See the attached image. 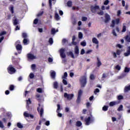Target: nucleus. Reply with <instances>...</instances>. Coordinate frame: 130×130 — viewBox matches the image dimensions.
Here are the masks:
<instances>
[{"instance_id": "nucleus-45", "label": "nucleus", "mask_w": 130, "mask_h": 130, "mask_svg": "<svg viewBox=\"0 0 130 130\" xmlns=\"http://www.w3.org/2000/svg\"><path fill=\"white\" fill-rule=\"evenodd\" d=\"M90 80H95V76L93 74H91L90 76Z\"/></svg>"}, {"instance_id": "nucleus-5", "label": "nucleus", "mask_w": 130, "mask_h": 130, "mask_svg": "<svg viewBox=\"0 0 130 130\" xmlns=\"http://www.w3.org/2000/svg\"><path fill=\"white\" fill-rule=\"evenodd\" d=\"M64 98H67L68 100H72L74 98V94H69L67 92L64 93Z\"/></svg>"}, {"instance_id": "nucleus-49", "label": "nucleus", "mask_w": 130, "mask_h": 130, "mask_svg": "<svg viewBox=\"0 0 130 130\" xmlns=\"http://www.w3.org/2000/svg\"><path fill=\"white\" fill-rule=\"evenodd\" d=\"M80 44H81V45H82V46H86V42H85V41L81 42Z\"/></svg>"}, {"instance_id": "nucleus-8", "label": "nucleus", "mask_w": 130, "mask_h": 130, "mask_svg": "<svg viewBox=\"0 0 130 130\" xmlns=\"http://www.w3.org/2000/svg\"><path fill=\"white\" fill-rule=\"evenodd\" d=\"M27 58L31 60L36 59V56H34L33 54L28 53L27 54Z\"/></svg>"}, {"instance_id": "nucleus-11", "label": "nucleus", "mask_w": 130, "mask_h": 130, "mask_svg": "<svg viewBox=\"0 0 130 130\" xmlns=\"http://www.w3.org/2000/svg\"><path fill=\"white\" fill-rule=\"evenodd\" d=\"M16 48L17 51H20V52H18V53L19 54L21 53V51H22V45L18 44L16 45Z\"/></svg>"}, {"instance_id": "nucleus-64", "label": "nucleus", "mask_w": 130, "mask_h": 130, "mask_svg": "<svg viewBox=\"0 0 130 130\" xmlns=\"http://www.w3.org/2000/svg\"><path fill=\"white\" fill-rule=\"evenodd\" d=\"M117 115H118L117 118H118V120H119L120 119V118H121V115L120 114H118Z\"/></svg>"}, {"instance_id": "nucleus-23", "label": "nucleus", "mask_w": 130, "mask_h": 130, "mask_svg": "<svg viewBox=\"0 0 130 130\" xmlns=\"http://www.w3.org/2000/svg\"><path fill=\"white\" fill-rule=\"evenodd\" d=\"M9 89L10 91H14V90H15V86L13 84H11L9 86Z\"/></svg>"}, {"instance_id": "nucleus-42", "label": "nucleus", "mask_w": 130, "mask_h": 130, "mask_svg": "<svg viewBox=\"0 0 130 130\" xmlns=\"http://www.w3.org/2000/svg\"><path fill=\"white\" fill-rule=\"evenodd\" d=\"M24 44L26 45V44H28V39H24L23 41Z\"/></svg>"}, {"instance_id": "nucleus-29", "label": "nucleus", "mask_w": 130, "mask_h": 130, "mask_svg": "<svg viewBox=\"0 0 130 130\" xmlns=\"http://www.w3.org/2000/svg\"><path fill=\"white\" fill-rule=\"evenodd\" d=\"M36 97L38 101H41V98H40V94H36Z\"/></svg>"}, {"instance_id": "nucleus-6", "label": "nucleus", "mask_w": 130, "mask_h": 130, "mask_svg": "<svg viewBox=\"0 0 130 130\" xmlns=\"http://www.w3.org/2000/svg\"><path fill=\"white\" fill-rule=\"evenodd\" d=\"M39 107L37 108V111H38L39 113H40V115L41 117H42V115H43V113L44 112V110L43 109V108H41L40 109V106L41 105L40 104H38Z\"/></svg>"}, {"instance_id": "nucleus-43", "label": "nucleus", "mask_w": 130, "mask_h": 130, "mask_svg": "<svg viewBox=\"0 0 130 130\" xmlns=\"http://www.w3.org/2000/svg\"><path fill=\"white\" fill-rule=\"evenodd\" d=\"M49 43H50V44H53V39H52V38H50L49 39Z\"/></svg>"}, {"instance_id": "nucleus-59", "label": "nucleus", "mask_w": 130, "mask_h": 130, "mask_svg": "<svg viewBox=\"0 0 130 130\" xmlns=\"http://www.w3.org/2000/svg\"><path fill=\"white\" fill-rule=\"evenodd\" d=\"M32 70H35L36 69V65L35 64H32L31 65Z\"/></svg>"}, {"instance_id": "nucleus-56", "label": "nucleus", "mask_w": 130, "mask_h": 130, "mask_svg": "<svg viewBox=\"0 0 130 130\" xmlns=\"http://www.w3.org/2000/svg\"><path fill=\"white\" fill-rule=\"evenodd\" d=\"M112 33L114 35V36H117V35L116 34V32H115V29H113Z\"/></svg>"}, {"instance_id": "nucleus-40", "label": "nucleus", "mask_w": 130, "mask_h": 130, "mask_svg": "<svg viewBox=\"0 0 130 130\" xmlns=\"http://www.w3.org/2000/svg\"><path fill=\"white\" fill-rule=\"evenodd\" d=\"M130 71V69L127 68V67H125L124 69V73H129Z\"/></svg>"}, {"instance_id": "nucleus-3", "label": "nucleus", "mask_w": 130, "mask_h": 130, "mask_svg": "<svg viewBox=\"0 0 130 130\" xmlns=\"http://www.w3.org/2000/svg\"><path fill=\"white\" fill-rule=\"evenodd\" d=\"M120 23V19L119 18H116L115 20H112V23L110 25V27H114L115 26V24L118 25Z\"/></svg>"}, {"instance_id": "nucleus-55", "label": "nucleus", "mask_w": 130, "mask_h": 130, "mask_svg": "<svg viewBox=\"0 0 130 130\" xmlns=\"http://www.w3.org/2000/svg\"><path fill=\"white\" fill-rule=\"evenodd\" d=\"M100 92V90L98 88H96L95 90L94 91V93L96 94V93H99Z\"/></svg>"}, {"instance_id": "nucleus-47", "label": "nucleus", "mask_w": 130, "mask_h": 130, "mask_svg": "<svg viewBox=\"0 0 130 130\" xmlns=\"http://www.w3.org/2000/svg\"><path fill=\"white\" fill-rule=\"evenodd\" d=\"M6 34H7V31H2L0 33V36H3V35H6Z\"/></svg>"}, {"instance_id": "nucleus-21", "label": "nucleus", "mask_w": 130, "mask_h": 130, "mask_svg": "<svg viewBox=\"0 0 130 130\" xmlns=\"http://www.w3.org/2000/svg\"><path fill=\"white\" fill-rule=\"evenodd\" d=\"M92 43H94L95 44H99V42L98 41V40H97V39H96V38H93L92 39Z\"/></svg>"}, {"instance_id": "nucleus-48", "label": "nucleus", "mask_w": 130, "mask_h": 130, "mask_svg": "<svg viewBox=\"0 0 130 130\" xmlns=\"http://www.w3.org/2000/svg\"><path fill=\"white\" fill-rule=\"evenodd\" d=\"M0 127L1 128H4V127H5L4 123H3V122L2 121H0Z\"/></svg>"}, {"instance_id": "nucleus-32", "label": "nucleus", "mask_w": 130, "mask_h": 130, "mask_svg": "<svg viewBox=\"0 0 130 130\" xmlns=\"http://www.w3.org/2000/svg\"><path fill=\"white\" fill-rule=\"evenodd\" d=\"M81 96H77V99L76 100V103H77V104H80V103L81 102Z\"/></svg>"}, {"instance_id": "nucleus-26", "label": "nucleus", "mask_w": 130, "mask_h": 130, "mask_svg": "<svg viewBox=\"0 0 130 130\" xmlns=\"http://www.w3.org/2000/svg\"><path fill=\"white\" fill-rule=\"evenodd\" d=\"M54 89H57V87H58V83L57 82H54L53 83Z\"/></svg>"}, {"instance_id": "nucleus-4", "label": "nucleus", "mask_w": 130, "mask_h": 130, "mask_svg": "<svg viewBox=\"0 0 130 130\" xmlns=\"http://www.w3.org/2000/svg\"><path fill=\"white\" fill-rule=\"evenodd\" d=\"M84 121L85 122L86 125H89L91 122H93V121H94V120H93V119H91V117H88L87 118H85Z\"/></svg>"}, {"instance_id": "nucleus-2", "label": "nucleus", "mask_w": 130, "mask_h": 130, "mask_svg": "<svg viewBox=\"0 0 130 130\" xmlns=\"http://www.w3.org/2000/svg\"><path fill=\"white\" fill-rule=\"evenodd\" d=\"M7 71L9 73V74H10V75H12L13 74H15L16 73V70L14 67H13L12 65H10L8 68H7Z\"/></svg>"}, {"instance_id": "nucleus-31", "label": "nucleus", "mask_w": 130, "mask_h": 130, "mask_svg": "<svg viewBox=\"0 0 130 130\" xmlns=\"http://www.w3.org/2000/svg\"><path fill=\"white\" fill-rule=\"evenodd\" d=\"M123 109V106L122 105H121L119 106V107L117 109L118 111H122V109Z\"/></svg>"}, {"instance_id": "nucleus-46", "label": "nucleus", "mask_w": 130, "mask_h": 130, "mask_svg": "<svg viewBox=\"0 0 130 130\" xmlns=\"http://www.w3.org/2000/svg\"><path fill=\"white\" fill-rule=\"evenodd\" d=\"M37 91L38 93H42V89L41 88H38L37 89Z\"/></svg>"}, {"instance_id": "nucleus-44", "label": "nucleus", "mask_w": 130, "mask_h": 130, "mask_svg": "<svg viewBox=\"0 0 130 130\" xmlns=\"http://www.w3.org/2000/svg\"><path fill=\"white\" fill-rule=\"evenodd\" d=\"M51 32V34H55V33H56L55 28H52Z\"/></svg>"}, {"instance_id": "nucleus-28", "label": "nucleus", "mask_w": 130, "mask_h": 130, "mask_svg": "<svg viewBox=\"0 0 130 130\" xmlns=\"http://www.w3.org/2000/svg\"><path fill=\"white\" fill-rule=\"evenodd\" d=\"M44 14V11H41L39 12V13L37 14V17H41V16H42Z\"/></svg>"}, {"instance_id": "nucleus-18", "label": "nucleus", "mask_w": 130, "mask_h": 130, "mask_svg": "<svg viewBox=\"0 0 130 130\" xmlns=\"http://www.w3.org/2000/svg\"><path fill=\"white\" fill-rule=\"evenodd\" d=\"M68 55L69 56H71L72 58H75V55H74V53L72 51H70L67 53Z\"/></svg>"}, {"instance_id": "nucleus-54", "label": "nucleus", "mask_w": 130, "mask_h": 130, "mask_svg": "<svg viewBox=\"0 0 130 130\" xmlns=\"http://www.w3.org/2000/svg\"><path fill=\"white\" fill-rule=\"evenodd\" d=\"M12 17V15L11 14H8L7 15V18L6 19V20H11V18Z\"/></svg>"}, {"instance_id": "nucleus-60", "label": "nucleus", "mask_w": 130, "mask_h": 130, "mask_svg": "<svg viewBox=\"0 0 130 130\" xmlns=\"http://www.w3.org/2000/svg\"><path fill=\"white\" fill-rule=\"evenodd\" d=\"M48 60L49 62H52V61H53V59L51 57H49Z\"/></svg>"}, {"instance_id": "nucleus-14", "label": "nucleus", "mask_w": 130, "mask_h": 130, "mask_svg": "<svg viewBox=\"0 0 130 130\" xmlns=\"http://www.w3.org/2000/svg\"><path fill=\"white\" fill-rule=\"evenodd\" d=\"M124 56H128L130 55V46L127 48V52L124 53Z\"/></svg>"}, {"instance_id": "nucleus-63", "label": "nucleus", "mask_w": 130, "mask_h": 130, "mask_svg": "<svg viewBox=\"0 0 130 130\" xmlns=\"http://www.w3.org/2000/svg\"><path fill=\"white\" fill-rule=\"evenodd\" d=\"M85 53V50L84 49H82L81 51L80 54L83 55Z\"/></svg>"}, {"instance_id": "nucleus-22", "label": "nucleus", "mask_w": 130, "mask_h": 130, "mask_svg": "<svg viewBox=\"0 0 130 130\" xmlns=\"http://www.w3.org/2000/svg\"><path fill=\"white\" fill-rule=\"evenodd\" d=\"M124 92H128V91H130V85L127 86H125L124 87Z\"/></svg>"}, {"instance_id": "nucleus-52", "label": "nucleus", "mask_w": 130, "mask_h": 130, "mask_svg": "<svg viewBox=\"0 0 130 130\" xmlns=\"http://www.w3.org/2000/svg\"><path fill=\"white\" fill-rule=\"evenodd\" d=\"M109 4V0H106L104 3V5H105V6H107V5H108Z\"/></svg>"}, {"instance_id": "nucleus-12", "label": "nucleus", "mask_w": 130, "mask_h": 130, "mask_svg": "<svg viewBox=\"0 0 130 130\" xmlns=\"http://www.w3.org/2000/svg\"><path fill=\"white\" fill-rule=\"evenodd\" d=\"M56 76V73L54 71H53L52 72L50 73V77L51 79L53 80H55V76Z\"/></svg>"}, {"instance_id": "nucleus-24", "label": "nucleus", "mask_w": 130, "mask_h": 130, "mask_svg": "<svg viewBox=\"0 0 130 130\" xmlns=\"http://www.w3.org/2000/svg\"><path fill=\"white\" fill-rule=\"evenodd\" d=\"M125 25H126V24L125 23L123 24L122 32H125V31H126V26H125Z\"/></svg>"}, {"instance_id": "nucleus-38", "label": "nucleus", "mask_w": 130, "mask_h": 130, "mask_svg": "<svg viewBox=\"0 0 130 130\" xmlns=\"http://www.w3.org/2000/svg\"><path fill=\"white\" fill-rule=\"evenodd\" d=\"M78 37L79 39H82V38H83V34L81 32H79Z\"/></svg>"}, {"instance_id": "nucleus-9", "label": "nucleus", "mask_w": 130, "mask_h": 130, "mask_svg": "<svg viewBox=\"0 0 130 130\" xmlns=\"http://www.w3.org/2000/svg\"><path fill=\"white\" fill-rule=\"evenodd\" d=\"M110 15L106 13L105 14V23H108L110 20Z\"/></svg>"}, {"instance_id": "nucleus-19", "label": "nucleus", "mask_w": 130, "mask_h": 130, "mask_svg": "<svg viewBox=\"0 0 130 130\" xmlns=\"http://www.w3.org/2000/svg\"><path fill=\"white\" fill-rule=\"evenodd\" d=\"M75 54H77V55H79V47L78 46H76L75 48Z\"/></svg>"}, {"instance_id": "nucleus-36", "label": "nucleus", "mask_w": 130, "mask_h": 130, "mask_svg": "<svg viewBox=\"0 0 130 130\" xmlns=\"http://www.w3.org/2000/svg\"><path fill=\"white\" fill-rule=\"evenodd\" d=\"M17 127H19V128H23V126L22 124H21V123L18 122L17 123Z\"/></svg>"}, {"instance_id": "nucleus-10", "label": "nucleus", "mask_w": 130, "mask_h": 130, "mask_svg": "<svg viewBox=\"0 0 130 130\" xmlns=\"http://www.w3.org/2000/svg\"><path fill=\"white\" fill-rule=\"evenodd\" d=\"M23 115L25 117H30L32 119L34 118V116L33 115L30 114L26 112L23 113Z\"/></svg>"}, {"instance_id": "nucleus-15", "label": "nucleus", "mask_w": 130, "mask_h": 130, "mask_svg": "<svg viewBox=\"0 0 130 130\" xmlns=\"http://www.w3.org/2000/svg\"><path fill=\"white\" fill-rule=\"evenodd\" d=\"M97 61L96 66L98 68H100V66H102V62H101V61H100L99 57H97Z\"/></svg>"}, {"instance_id": "nucleus-34", "label": "nucleus", "mask_w": 130, "mask_h": 130, "mask_svg": "<svg viewBox=\"0 0 130 130\" xmlns=\"http://www.w3.org/2000/svg\"><path fill=\"white\" fill-rule=\"evenodd\" d=\"M72 5H73V2H72V1H69L67 2L68 7H72Z\"/></svg>"}, {"instance_id": "nucleus-13", "label": "nucleus", "mask_w": 130, "mask_h": 130, "mask_svg": "<svg viewBox=\"0 0 130 130\" xmlns=\"http://www.w3.org/2000/svg\"><path fill=\"white\" fill-rule=\"evenodd\" d=\"M95 10H99V6H95L91 8V11L92 13H95Z\"/></svg>"}, {"instance_id": "nucleus-25", "label": "nucleus", "mask_w": 130, "mask_h": 130, "mask_svg": "<svg viewBox=\"0 0 130 130\" xmlns=\"http://www.w3.org/2000/svg\"><path fill=\"white\" fill-rule=\"evenodd\" d=\"M76 126L80 127V126H82V122H81L80 121H77L76 122Z\"/></svg>"}, {"instance_id": "nucleus-30", "label": "nucleus", "mask_w": 130, "mask_h": 130, "mask_svg": "<svg viewBox=\"0 0 130 130\" xmlns=\"http://www.w3.org/2000/svg\"><path fill=\"white\" fill-rule=\"evenodd\" d=\"M83 94V90L82 89H80L78 91V96L79 97H82V94Z\"/></svg>"}, {"instance_id": "nucleus-33", "label": "nucleus", "mask_w": 130, "mask_h": 130, "mask_svg": "<svg viewBox=\"0 0 130 130\" xmlns=\"http://www.w3.org/2000/svg\"><path fill=\"white\" fill-rule=\"evenodd\" d=\"M22 38L24 39H26L28 37L27 34L26 32H23L22 34Z\"/></svg>"}, {"instance_id": "nucleus-41", "label": "nucleus", "mask_w": 130, "mask_h": 130, "mask_svg": "<svg viewBox=\"0 0 130 130\" xmlns=\"http://www.w3.org/2000/svg\"><path fill=\"white\" fill-rule=\"evenodd\" d=\"M121 67L119 65H117L115 67V69L117 71H120Z\"/></svg>"}, {"instance_id": "nucleus-58", "label": "nucleus", "mask_w": 130, "mask_h": 130, "mask_svg": "<svg viewBox=\"0 0 130 130\" xmlns=\"http://www.w3.org/2000/svg\"><path fill=\"white\" fill-rule=\"evenodd\" d=\"M52 1L51 0H49V7L50 8H51V7H52Z\"/></svg>"}, {"instance_id": "nucleus-17", "label": "nucleus", "mask_w": 130, "mask_h": 130, "mask_svg": "<svg viewBox=\"0 0 130 130\" xmlns=\"http://www.w3.org/2000/svg\"><path fill=\"white\" fill-rule=\"evenodd\" d=\"M55 19L56 21H59V20H60V17H59L57 13H55Z\"/></svg>"}, {"instance_id": "nucleus-61", "label": "nucleus", "mask_w": 130, "mask_h": 130, "mask_svg": "<svg viewBox=\"0 0 130 130\" xmlns=\"http://www.w3.org/2000/svg\"><path fill=\"white\" fill-rule=\"evenodd\" d=\"M90 106H91V104H90V103H89V102L86 103L87 108H89V107H90Z\"/></svg>"}, {"instance_id": "nucleus-1", "label": "nucleus", "mask_w": 130, "mask_h": 130, "mask_svg": "<svg viewBox=\"0 0 130 130\" xmlns=\"http://www.w3.org/2000/svg\"><path fill=\"white\" fill-rule=\"evenodd\" d=\"M79 82L81 85V88H84L87 85V76H82L80 77L79 79Z\"/></svg>"}, {"instance_id": "nucleus-62", "label": "nucleus", "mask_w": 130, "mask_h": 130, "mask_svg": "<svg viewBox=\"0 0 130 130\" xmlns=\"http://www.w3.org/2000/svg\"><path fill=\"white\" fill-rule=\"evenodd\" d=\"M38 23V19H35L34 21V24H37Z\"/></svg>"}, {"instance_id": "nucleus-37", "label": "nucleus", "mask_w": 130, "mask_h": 130, "mask_svg": "<svg viewBox=\"0 0 130 130\" xmlns=\"http://www.w3.org/2000/svg\"><path fill=\"white\" fill-rule=\"evenodd\" d=\"M68 78V73H64L63 76L62 77V79H67Z\"/></svg>"}, {"instance_id": "nucleus-7", "label": "nucleus", "mask_w": 130, "mask_h": 130, "mask_svg": "<svg viewBox=\"0 0 130 130\" xmlns=\"http://www.w3.org/2000/svg\"><path fill=\"white\" fill-rule=\"evenodd\" d=\"M64 49H60L59 50L60 55L62 58H66V54L64 53Z\"/></svg>"}, {"instance_id": "nucleus-20", "label": "nucleus", "mask_w": 130, "mask_h": 130, "mask_svg": "<svg viewBox=\"0 0 130 130\" xmlns=\"http://www.w3.org/2000/svg\"><path fill=\"white\" fill-rule=\"evenodd\" d=\"M14 18V20H13L14 25H18V24H19V21H18V19H17V18H16V16H15Z\"/></svg>"}, {"instance_id": "nucleus-16", "label": "nucleus", "mask_w": 130, "mask_h": 130, "mask_svg": "<svg viewBox=\"0 0 130 130\" xmlns=\"http://www.w3.org/2000/svg\"><path fill=\"white\" fill-rule=\"evenodd\" d=\"M117 104H118V103L117 102H111L109 103V106L112 107V106H114V105H117Z\"/></svg>"}, {"instance_id": "nucleus-39", "label": "nucleus", "mask_w": 130, "mask_h": 130, "mask_svg": "<svg viewBox=\"0 0 130 130\" xmlns=\"http://www.w3.org/2000/svg\"><path fill=\"white\" fill-rule=\"evenodd\" d=\"M31 103H32V102H31V100L30 99V98H28L26 102L27 106H29V104H31Z\"/></svg>"}, {"instance_id": "nucleus-51", "label": "nucleus", "mask_w": 130, "mask_h": 130, "mask_svg": "<svg viewBox=\"0 0 130 130\" xmlns=\"http://www.w3.org/2000/svg\"><path fill=\"white\" fill-rule=\"evenodd\" d=\"M87 20H88V18H87L86 17H82V21L85 22V21H87Z\"/></svg>"}, {"instance_id": "nucleus-35", "label": "nucleus", "mask_w": 130, "mask_h": 130, "mask_svg": "<svg viewBox=\"0 0 130 130\" xmlns=\"http://www.w3.org/2000/svg\"><path fill=\"white\" fill-rule=\"evenodd\" d=\"M103 111H107L108 110V106H104L103 107Z\"/></svg>"}, {"instance_id": "nucleus-27", "label": "nucleus", "mask_w": 130, "mask_h": 130, "mask_svg": "<svg viewBox=\"0 0 130 130\" xmlns=\"http://www.w3.org/2000/svg\"><path fill=\"white\" fill-rule=\"evenodd\" d=\"M9 10L11 12V14H14V6H12L9 8Z\"/></svg>"}, {"instance_id": "nucleus-50", "label": "nucleus", "mask_w": 130, "mask_h": 130, "mask_svg": "<svg viewBox=\"0 0 130 130\" xmlns=\"http://www.w3.org/2000/svg\"><path fill=\"white\" fill-rule=\"evenodd\" d=\"M29 77L30 79H33L34 78V74L31 73L29 74Z\"/></svg>"}, {"instance_id": "nucleus-57", "label": "nucleus", "mask_w": 130, "mask_h": 130, "mask_svg": "<svg viewBox=\"0 0 130 130\" xmlns=\"http://www.w3.org/2000/svg\"><path fill=\"white\" fill-rule=\"evenodd\" d=\"M62 83L64 85H68V81H67L66 79L62 80Z\"/></svg>"}, {"instance_id": "nucleus-53", "label": "nucleus", "mask_w": 130, "mask_h": 130, "mask_svg": "<svg viewBox=\"0 0 130 130\" xmlns=\"http://www.w3.org/2000/svg\"><path fill=\"white\" fill-rule=\"evenodd\" d=\"M122 99H123V96L122 95H120L118 96V100H121Z\"/></svg>"}]
</instances>
